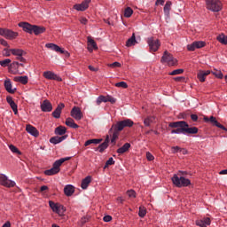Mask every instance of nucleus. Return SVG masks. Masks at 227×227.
<instances>
[{
    "label": "nucleus",
    "instance_id": "obj_1",
    "mask_svg": "<svg viewBox=\"0 0 227 227\" xmlns=\"http://www.w3.org/2000/svg\"><path fill=\"white\" fill-rule=\"evenodd\" d=\"M168 127L176 129L171 130V134H198L200 130L197 127L189 128V123L185 121L169 122Z\"/></svg>",
    "mask_w": 227,
    "mask_h": 227
},
{
    "label": "nucleus",
    "instance_id": "obj_2",
    "mask_svg": "<svg viewBox=\"0 0 227 227\" xmlns=\"http://www.w3.org/2000/svg\"><path fill=\"white\" fill-rule=\"evenodd\" d=\"M19 27H21L25 33H27L28 35H35V36H38V35H43L45 31H47V28L43 26H38V25H32L26 21H21L18 24Z\"/></svg>",
    "mask_w": 227,
    "mask_h": 227
},
{
    "label": "nucleus",
    "instance_id": "obj_3",
    "mask_svg": "<svg viewBox=\"0 0 227 227\" xmlns=\"http://www.w3.org/2000/svg\"><path fill=\"white\" fill-rule=\"evenodd\" d=\"M125 127H134V121L130 119H126L118 121L116 124L112 125L111 129H109V134L113 132V129H115L119 132H121V130H123Z\"/></svg>",
    "mask_w": 227,
    "mask_h": 227
},
{
    "label": "nucleus",
    "instance_id": "obj_4",
    "mask_svg": "<svg viewBox=\"0 0 227 227\" xmlns=\"http://www.w3.org/2000/svg\"><path fill=\"white\" fill-rule=\"evenodd\" d=\"M172 184L176 187L182 188V187H189L191 185V181L188 178H185L184 176L178 177V175L175 174L171 177Z\"/></svg>",
    "mask_w": 227,
    "mask_h": 227
},
{
    "label": "nucleus",
    "instance_id": "obj_5",
    "mask_svg": "<svg viewBox=\"0 0 227 227\" xmlns=\"http://www.w3.org/2000/svg\"><path fill=\"white\" fill-rule=\"evenodd\" d=\"M160 63H167L168 67H176L178 65V59H175L173 54L169 53L168 51H165L161 57Z\"/></svg>",
    "mask_w": 227,
    "mask_h": 227
},
{
    "label": "nucleus",
    "instance_id": "obj_6",
    "mask_svg": "<svg viewBox=\"0 0 227 227\" xmlns=\"http://www.w3.org/2000/svg\"><path fill=\"white\" fill-rule=\"evenodd\" d=\"M206 6L210 12H221L223 10V2L221 0H206Z\"/></svg>",
    "mask_w": 227,
    "mask_h": 227
},
{
    "label": "nucleus",
    "instance_id": "obj_7",
    "mask_svg": "<svg viewBox=\"0 0 227 227\" xmlns=\"http://www.w3.org/2000/svg\"><path fill=\"white\" fill-rule=\"evenodd\" d=\"M0 36H4L7 40H15L19 36V32L8 28H0Z\"/></svg>",
    "mask_w": 227,
    "mask_h": 227
},
{
    "label": "nucleus",
    "instance_id": "obj_8",
    "mask_svg": "<svg viewBox=\"0 0 227 227\" xmlns=\"http://www.w3.org/2000/svg\"><path fill=\"white\" fill-rule=\"evenodd\" d=\"M11 54H12V56H16V59L20 61V63H27V60L24 59V56L27 54L26 51L22 49H11Z\"/></svg>",
    "mask_w": 227,
    "mask_h": 227
},
{
    "label": "nucleus",
    "instance_id": "obj_9",
    "mask_svg": "<svg viewBox=\"0 0 227 227\" xmlns=\"http://www.w3.org/2000/svg\"><path fill=\"white\" fill-rule=\"evenodd\" d=\"M0 185L3 187H7L8 189L12 187H15L16 184L15 181L8 179V176L4 174H0Z\"/></svg>",
    "mask_w": 227,
    "mask_h": 227
},
{
    "label": "nucleus",
    "instance_id": "obj_10",
    "mask_svg": "<svg viewBox=\"0 0 227 227\" xmlns=\"http://www.w3.org/2000/svg\"><path fill=\"white\" fill-rule=\"evenodd\" d=\"M8 68L10 74H12L13 75H17V74L22 75V74H24V69L19 67L18 61H13L12 63H11Z\"/></svg>",
    "mask_w": 227,
    "mask_h": 227
},
{
    "label": "nucleus",
    "instance_id": "obj_11",
    "mask_svg": "<svg viewBox=\"0 0 227 227\" xmlns=\"http://www.w3.org/2000/svg\"><path fill=\"white\" fill-rule=\"evenodd\" d=\"M147 43L151 52H157L159 47H160V41L159 39L154 41L153 37L148 38Z\"/></svg>",
    "mask_w": 227,
    "mask_h": 227
},
{
    "label": "nucleus",
    "instance_id": "obj_12",
    "mask_svg": "<svg viewBox=\"0 0 227 227\" xmlns=\"http://www.w3.org/2000/svg\"><path fill=\"white\" fill-rule=\"evenodd\" d=\"M43 75L45 79H48L49 81H58V82H63V78H61V76H59L51 71H45Z\"/></svg>",
    "mask_w": 227,
    "mask_h": 227
},
{
    "label": "nucleus",
    "instance_id": "obj_13",
    "mask_svg": "<svg viewBox=\"0 0 227 227\" xmlns=\"http://www.w3.org/2000/svg\"><path fill=\"white\" fill-rule=\"evenodd\" d=\"M90 3H91V0H84L81 4H74L73 8L77 12H86L90 8Z\"/></svg>",
    "mask_w": 227,
    "mask_h": 227
},
{
    "label": "nucleus",
    "instance_id": "obj_14",
    "mask_svg": "<svg viewBox=\"0 0 227 227\" xmlns=\"http://www.w3.org/2000/svg\"><path fill=\"white\" fill-rule=\"evenodd\" d=\"M71 116L74 120H82V112L81 111V108L79 106H74L71 110Z\"/></svg>",
    "mask_w": 227,
    "mask_h": 227
},
{
    "label": "nucleus",
    "instance_id": "obj_15",
    "mask_svg": "<svg viewBox=\"0 0 227 227\" xmlns=\"http://www.w3.org/2000/svg\"><path fill=\"white\" fill-rule=\"evenodd\" d=\"M204 121L208 122L210 121L214 127H217L218 129H221L222 130H225L226 127H224L223 124H220L219 121H217V119L214 116L204 117Z\"/></svg>",
    "mask_w": 227,
    "mask_h": 227
},
{
    "label": "nucleus",
    "instance_id": "obj_16",
    "mask_svg": "<svg viewBox=\"0 0 227 227\" xmlns=\"http://www.w3.org/2000/svg\"><path fill=\"white\" fill-rule=\"evenodd\" d=\"M41 111L43 113H51L52 111V103L49 99H44L41 104Z\"/></svg>",
    "mask_w": 227,
    "mask_h": 227
},
{
    "label": "nucleus",
    "instance_id": "obj_17",
    "mask_svg": "<svg viewBox=\"0 0 227 227\" xmlns=\"http://www.w3.org/2000/svg\"><path fill=\"white\" fill-rule=\"evenodd\" d=\"M70 159H72V157L61 158L53 163L52 168L59 173V171H61V165L63 162H67V160H70Z\"/></svg>",
    "mask_w": 227,
    "mask_h": 227
},
{
    "label": "nucleus",
    "instance_id": "obj_18",
    "mask_svg": "<svg viewBox=\"0 0 227 227\" xmlns=\"http://www.w3.org/2000/svg\"><path fill=\"white\" fill-rule=\"evenodd\" d=\"M26 130L28 134L34 136V137H38L40 136V131L31 124H27Z\"/></svg>",
    "mask_w": 227,
    "mask_h": 227
},
{
    "label": "nucleus",
    "instance_id": "obj_19",
    "mask_svg": "<svg viewBox=\"0 0 227 227\" xmlns=\"http://www.w3.org/2000/svg\"><path fill=\"white\" fill-rule=\"evenodd\" d=\"M88 40V51L89 52H93L94 51H98V46H97V42L90 36L87 37Z\"/></svg>",
    "mask_w": 227,
    "mask_h": 227
},
{
    "label": "nucleus",
    "instance_id": "obj_20",
    "mask_svg": "<svg viewBox=\"0 0 227 227\" xmlns=\"http://www.w3.org/2000/svg\"><path fill=\"white\" fill-rule=\"evenodd\" d=\"M65 109V105L63 103H59L57 106V108L52 112L53 118H56L57 120L61 118V111Z\"/></svg>",
    "mask_w": 227,
    "mask_h": 227
},
{
    "label": "nucleus",
    "instance_id": "obj_21",
    "mask_svg": "<svg viewBox=\"0 0 227 227\" xmlns=\"http://www.w3.org/2000/svg\"><path fill=\"white\" fill-rule=\"evenodd\" d=\"M6 101L10 105V106L12 109L14 114H19L18 106L15 104V101H13V98H12V96H7L6 97Z\"/></svg>",
    "mask_w": 227,
    "mask_h": 227
},
{
    "label": "nucleus",
    "instance_id": "obj_22",
    "mask_svg": "<svg viewBox=\"0 0 227 227\" xmlns=\"http://www.w3.org/2000/svg\"><path fill=\"white\" fill-rule=\"evenodd\" d=\"M195 224L197 226H200V227L210 226V218L209 217H206V218H203V219H200V220H197L195 222Z\"/></svg>",
    "mask_w": 227,
    "mask_h": 227
},
{
    "label": "nucleus",
    "instance_id": "obj_23",
    "mask_svg": "<svg viewBox=\"0 0 227 227\" xmlns=\"http://www.w3.org/2000/svg\"><path fill=\"white\" fill-rule=\"evenodd\" d=\"M4 86L8 93L13 94L17 91V88L12 89V81L10 79L4 81Z\"/></svg>",
    "mask_w": 227,
    "mask_h": 227
},
{
    "label": "nucleus",
    "instance_id": "obj_24",
    "mask_svg": "<svg viewBox=\"0 0 227 227\" xmlns=\"http://www.w3.org/2000/svg\"><path fill=\"white\" fill-rule=\"evenodd\" d=\"M75 192V188L72 184H67L64 188V194L66 196L70 197Z\"/></svg>",
    "mask_w": 227,
    "mask_h": 227
},
{
    "label": "nucleus",
    "instance_id": "obj_25",
    "mask_svg": "<svg viewBox=\"0 0 227 227\" xmlns=\"http://www.w3.org/2000/svg\"><path fill=\"white\" fill-rule=\"evenodd\" d=\"M54 134L56 136H65L67 134V127L65 126H59L55 129Z\"/></svg>",
    "mask_w": 227,
    "mask_h": 227
},
{
    "label": "nucleus",
    "instance_id": "obj_26",
    "mask_svg": "<svg viewBox=\"0 0 227 227\" xmlns=\"http://www.w3.org/2000/svg\"><path fill=\"white\" fill-rule=\"evenodd\" d=\"M65 124L67 127H70V129H79V126L77 125V123H75V121H74V119L70 117L66 119Z\"/></svg>",
    "mask_w": 227,
    "mask_h": 227
},
{
    "label": "nucleus",
    "instance_id": "obj_27",
    "mask_svg": "<svg viewBox=\"0 0 227 227\" xmlns=\"http://www.w3.org/2000/svg\"><path fill=\"white\" fill-rule=\"evenodd\" d=\"M130 149V143H125L121 147L118 148L116 153L120 154H123Z\"/></svg>",
    "mask_w": 227,
    "mask_h": 227
},
{
    "label": "nucleus",
    "instance_id": "obj_28",
    "mask_svg": "<svg viewBox=\"0 0 227 227\" xmlns=\"http://www.w3.org/2000/svg\"><path fill=\"white\" fill-rule=\"evenodd\" d=\"M28 81H29V78L27 75L14 77L15 82H20L21 84H24V85L27 84Z\"/></svg>",
    "mask_w": 227,
    "mask_h": 227
},
{
    "label": "nucleus",
    "instance_id": "obj_29",
    "mask_svg": "<svg viewBox=\"0 0 227 227\" xmlns=\"http://www.w3.org/2000/svg\"><path fill=\"white\" fill-rule=\"evenodd\" d=\"M90 184H91V176H87L84 179L82 180V189H88Z\"/></svg>",
    "mask_w": 227,
    "mask_h": 227
},
{
    "label": "nucleus",
    "instance_id": "obj_30",
    "mask_svg": "<svg viewBox=\"0 0 227 227\" xmlns=\"http://www.w3.org/2000/svg\"><path fill=\"white\" fill-rule=\"evenodd\" d=\"M136 43H137V41L136 40V33H133L131 37L127 40L126 47H132L133 45H136Z\"/></svg>",
    "mask_w": 227,
    "mask_h": 227
},
{
    "label": "nucleus",
    "instance_id": "obj_31",
    "mask_svg": "<svg viewBox=\"0 0 227 227\" xmlns=\"http://www.w3.org/2000/svg\"><path fill=\"white\" fill-rule=\"evenodd\" d=\"M45 47L47 49H51V51H55V52H60L61 50H62V48L59 47L58 44H55V43H46Z\"/></svg>",
    "mask_w": 227,
    "mask_h": 227
},
{
    "label": "nucleus",
    "instance_id": "obj_32",
    "mask_svg": "<svg viewBox=\"0 0 227 227\" xmlns=\"http://www.w3.org/2000/svg\"><path fill=\"white\" fill-rule=\"evenodd\" d=\"M113 135H112V139H111V143L114 145H116V139H118V137H120V131L118 129H116L115 128H113Z\"/></svg>",
    "mask_w": 227,
    "mask_h": 227
},
{
    "label": "nucleus",
    "instance_id": "obj_33",
    "mask_svg": "<svg viewBox=\"0 0 227 227\" xmlns=\"http://www.w3.org/2000/svg\"><path fill=\"white\" fill-rule=\"evenodd\" d=\"M102 138L89 139L85 142L84 146H90V145H100Z\"/></svg>",
    "mask_w": 227,
    "mask_h": 227
},
{
    "label": "nucleus",
    "instance_id": "obj_34",
    "mask_svg": "<svg viewBox=\"0 0 227 227\" xmlns=\"http://www.w3.org/2000/svg\"><path fill=\"white\" fill-rule=\"evenodd\" d=\"M216 40L223 45H227V35H225L224 34L217 35Z\"/></svg>",
    "mask_w": 227,
    "mask_h": 227
},
{
    "label": "nucleus",
    "instance_id": "obj_35",
    "mask_svg": "<svg viewBox=\"0 0 227 227\" xmlns=\"http://www.w3.org/2000/svg\"><path fill=\"white\" fill-rule=\"evenodd\" d=\"M58 173L59 172L53 167L50 169L44 170V175H46V176H52V175H58Z\"/></svg>",
    "mask_w": 227,
    "mask_h": 227
},
{
    "label": "nucleus",
    "instance_id": "obj_36",
    "mask_svg": "<svg viewBox=\"0 0 227 227\" xmlns=\"http://www.w3.org/2000/svg\"><path fill=\"white\" fill-rule=\"evenodd\" d=\"M155 117L154 116H147L145 120H144V125L145 127H150V125H152V122L154 121Z\"/></svg>",
    "mask_w": 227,
    "mask_h": 227
},
{
    "label": "nucleus",
    "instance_id": "obj_37",
    "mask_svg": "<svg viewBox=\"0 0 227 227\" xmlns=\"http://www.w3.org/2000/svg\"><path fill=\"white\" fill-rule=\"evenodd\" d=\"M107 148H109V145L102 143L100 144L98 148L96 149V152L98 151L99 153H104V152H106V150H107Z\"/></svg>",
    "mask_w": 227,
    "mask_h": 227
},
{
    "label": "nucleus",
    "instance_id": "obj_38",
    "mask_svg": "<svg viewBox=\"0 0 227 227\" xmlns=\"http://www.w3.org/2000/svg\"><path fill=\"white\" fill-rule=\"evenodd\" d=\"M132 13H134V10L130 7H127L124 10V17H126V19H130V17H132Z\"/></svg>",
    "mask_w": 227,
    "mask_h": 227
},
{
    "label": "nucleus",
    "instance_id": "obj_39",
    "mask_svg": "<svg viewBox=\"0 0 227 227\" xmlns=\"http://www.w3.org/2000/svg\"><path fill=\"white\" fill-rule=\"evenodd\" d=\"M90 219H91V216L90 215H85V216H82L80 221H79V223L81 224V226H84V224H86V223H90Z\"/></svg>",
    "mask_w": 227,
    "mask_h": 227
},
{
    "label": "nucleus",
    "instance_id": "obj_40",
    "mask_svg": "<svg viewBox=\"0 0 227 227\" xmlns=\"http://www.w3.org/2000/svg\"><path fill=\"white\" fill-rule=\"evenodd\" d=\"M67 212V207L63 205H59V208L56 212V214H59L60 216L65 215V213Z\"/></svg>",
    "mask_w": 227,
    "mask_h": 227
},
{
    "label": "nucleus",
    "instance_id": "obj_41",
    "mask_svg": "<svg viewBox=\"0 0 227 227\" xmlns=\"http://www.w3.org/2000/svg\"><path fill=\"white\" fill-rule=\"evenodd\" d=\"M49 205H50V207L51 208V210H52L53 212H55V214H56L58 208L59 207V204L55 203V202L52 201V200H50V201H49Z\"/></svg>",
    "mask_w": 227,
    "mask_h": 227
},
{
    "label": "nucleus",
    "instance_id": "obj_42",
    "mask_svg": "<svg viewBox=\"0 0 227 227\" xmlns=\"http://www.w3.org/2000/svg\"><path fill=\"white\" fill-rule=\"evenodd\" d=\"M9 148H10L11 152H12V153H17V155H22V152H20V150H19V148H17V146L13 145H10Z\"/></svg>",
    "mask_w": 227,
    "mask_h": 227
},
{
    "label": "nucleus",
    "instance_id": "obj_43",
    "mask_svg": "<svg viewBox=\"0 0 227 227\" xmlns=\"http://www.w3.org/2000/svg\"><path fill=\"white\" fill-rule=\"evenodd\" d=\"M171 4H173V3H171V1H168L163 8L164 12L167 13V15H169V12L171 10Z\"/></svg>",
    "mask_w": 227,
    "mask_h": 227
},
{
    "label": "nucleus",
    "instance_id": "obj_44",
    "mask_svg": "<svg viewBox=\"0 0 227 227\" xmlns=\"http://www.w3.org/2000/svg\"><path fill=\"white\" fill-rule=\"evenodd\" d=\"M10 63H12V59H5L0 61V65L4 68H6V67H10Z\"/></svg>",
    "mask_w": 227,
    "mask_h": 227
},
{
    "label": "nucleus",
    "instance_id": "obj_45",
    "mask_svg": "<svg viewBox=\"0 0 227 227\" xmlns=\"http://www.w3.org/2000/svg\"><path fill=\"white\" fill-rule=\"evenodd\" d=\"M138 215L139 217H145L146 215V207L144 206L139 207V211H138Z\"/></svg>",
    "mask_w": 227,
    "mask_h": 227
},
{
    "label": "nucleus",
    "instance_id": "obj_46",
    "mask_svg": "<svg viewBox=\"0 0 227 227\" xmlns=\"http://www.w3.org/2000/svg\"><path fill=\"white\" fill-rule=\"evenodd\" d=\"M207 45L205 41H195V47L197 49H203Z\"/></svg>",
    "mask_w": 227,
    "mask_h": 227
},
{
    "label": "nucleus",
    "instance_id": "obj_47",
    "mask_svg": "<svg viewBox=\"0 0 227 227\" xmlns=\"http://www.w3.org/2000/svg\"><path fill=\"white\" fill-rule=\"evenodd\" d=\"M197 78L199 79L200 82H205V79L207 78V76L205 75V74L202 73V71H200L197 74Z\"/></svg>",
    "mask_w": 227,
    "mask_h": 227
},
{
    "label": "nucleus",
    "instance_id": "obj_48",
    "mask_svg": "<svg viewBox=\"0 0 227 227\" xmlns=\"http://www.w3.org/2000/svg\"><path fill=\"white\" fill-rule=\"evenodd\" d=\"M213 75L216 77V79H223L224 75L223 74V72L219 70H215L212 72Z\"/></svg>",
    "mask_w": 227,
    "mask_h": 227
},
{
    "label": "nucleus",
    "instance_id": "obj_49",
    "mask_svg": "<svg viewBox=\"0 0 227 227\" xmlns=\"http://www.w3.org/2000/svg\"><path fill=\"white\" fill-rule=\"evenodd\" d=\"M50 143H51V145H59L61 141L59 140V137L56 136L50 138Z\"/></svg>",
    "mask_w": 227,
    "mask_h": 227
},
{
    "label": "nucleus",
    "instance_id": "obj_50",
    "mask_svg": "<svg viewBox=\"0 0 227 227\" xmlns=\"http://www.w3.org/2000/svg\"><path fill=\"white\" fill-rule=\"evenodd\" d=\"M181 74H184V69H175L168 73V75H180Z\"/></svg>",
    "mask_w": 227,
    "mask_h": 227
},
{
    "label": "nucleus",
    "instance_id": "obj_51",
    "mask_svg": "<svg viewBox=\"0 0 227 227\" xmlns=\"http://www.w3.org/2000/svg\"><path fill=\"white\" fill-rule=\"evenodd\" d=\"M196 49L197 48H196V43L195 42L187 45V51H189L190 52H194V51H196Z\"/></svg>",
    "mask_w": 227,
    "mask_h": 227
},
{
    "label": "nucleus",
    "instance_id": "obj_52",
    "mask_svg": "<svg viewBox=\"0 0 227 227\" xmlns=\"http://www.w3.org/2000/svg\"><path fill=\"white\" fill-rule=\"evenodd\" d=\"M101 102H106V96H103V95H100L98 98H97V105L98 106H100V103Z\"/></svg>",
    "mask_w": 227,
    "mask_h": 227
},
{
    "label": "nucleus",
    "instance_id": "obj_53",
    "mask_svg": "<svg viewBox=\"0 0 227 227\" xmlns=\"http://www.w3.org/2000/svg\"><path fill=\"white\" fill-rule=\"evenodd\" d=\"M114 165V160L113 159V157L109 158L104 167V169H106V168L109 167V166H113Z\"/></svg>",
    "mask_w": 227,
    "mask_h": 227
},
{
    "label": "nucleus",
    "instance_id": "obj_54",
    "mask_svg": "<svg viewBox=\"0 0 227 227\" xmlns=\"http://www.w3.org/2000/svg\"><path fill=\"white\" fill-rule=\"evenodd\" d=\"M116 88H124L127 89L129 88V84H127L125 82H120L115 83Z\"/></svg>",
    "mask_w": 227,
    "mask_h": 227
},
{
    "label": "nucleus",
    "instance_id": "obj_55",
    "mask_svg": "<svg viewBox=\"0 0 227 227\" xmlns=\"http://www.w3.org/2000/svg\"><path fill=\"white\" fill-rule=\"evenodd\" d=\"M108 67H110V68H121V63L114 62L112 64H109Z\"/></svg>",
    "mask_w": 227,
    "mask_h": 227
},
{
    "label": "nucleus",
    "instance_id": "obj_56",
    "mask_svg": "<svg viewBox=\"0 0 227 227\" xmlns=\"http://www.w3.org/2000/svg\"><path fill=\"white\" fill-rule=\"evenodd\" d=\"M173 80H174L176 82H185V77H184V76L174 77Z\"/></svg>",
    "mask_w": 227,
    "mask_h": 227
},
{
    "label": "nucleus",
    "instance_id": "obj_57",
    "mask_svg": "<svg viewBox=\"0 0 227 227\" xmlns=\"http://www.w3.org/2000/svg\"><path fill=\"white\" fill-rule=\"evenodd\" d=\"M4 56H5L6 58H10V56H12V50H9L8 48H4Z\"/></svg>",
    "mask_w": 227,
    "mask_h": 227
},
{
    "label": "nucleus",
    "instance_id": "obj_58",
    "mask_svg": "<svg viewBox=\"0 0 227 227\" xmlns=\"http://www.w3.org/2000/svg\"><path fill=\"white\" fill-rule=\"evenodd\" d=\"M127 194L129 198H136V191L134 190H128Z\"/></svg>",
    "mask_w": 227,
    "mask_h": 227
},
{
    "label": "nucleus",
    "instance_id": "obj_59",
    "mask_svg": "<svg viewBox=\"0 0 227 227\" xmlns=\"http://www.w3.org/2000/svg\"><path fill=\"white\" fill-rule=\"evenodd\" d=\"M106 102H110V104H116V98L107 95L106 96Z\"/></svg>",
    "mask_w": 227,
    "mask_h": 227
},
{
    "label": "nucleus",
    "instance_id": "obj_60",
    "mask_svg": "<svg viewBox=\"0 0 227 227\" xmlns=\"http://www.w3.org/2000/svg\"><path fill=\"white\" fill-rule=\"evenodd\" d=\"M103 221H104L105 223H111V221H113V216H111V215H105V216L103 217Z\"/></svg>",
    "mask_w": 227,
    "mask_h": 227
},
{
    "label": "nucleus",
    "instance_id": "obj_61",
    "mask_svg": "<svg viewBox=\"0 0 227 227\" xmlns=\"http://www.w3.org/2000/svg\"><path fill=\"white\" fill-rule=\"evenodd\" d=\"M0 45H3L4 47H10V44H8V42L3 38H0Z\"/></svg>",
    "mask_w": 227,
    "mask_h": 227
},
{
    "label": "nucleus",
    "instance_id": "obj_62",
    "mask_svg": "<svg viewBox=\"0 0 227 227\" xmlns=\"http://www.w3.org/2000/svg\"><path fill=\"white\" fill-rule=\"evenodd\" d=\"M146 159H147V160L152 161L155 159V157H153L150 152H147L146 153Z\"/></svg>",
    "mask_w": 227,
    "mask_h": 227
},
{
    "label": "nucleus",
    "instance_id": "obj_63",
    "mask_svg": "<svg viewBox=\"0 0 227 227\" xmlns=\"http://www.w3.org/2000/svg\"><path fill=\"white\" fill-rule=\"evenodd\" d=\"M60 54H64L66 56V58H70V52H68L67 51L65 50H60Z\"/></svg>",
    "mask_w": 227,
    "mask_h": 227
},
{
    "label": "nucleus",
    "instance_id": "obj_64",
    "mask_svg": "<svg viewBox=\"0 0 227 227\" xmlns=\"http://www.w3.org/2000/svg\"><path fill=\"white\" fill-rule=\"evenodd\" d=\"M80 22L81 24H83L84 26H86L88 24V19L82 17L80 19Z\"/></svg>",
    "mask_w": 227,
    "mask_h": 227
}]
</instances>
